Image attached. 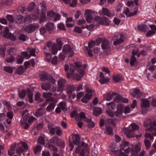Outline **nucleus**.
Listing matches in <instances>:
<instances>
[{"mask_svg": "<svg viewBox=\"0 0 156 156\" xmlns=\"http://www.w3.org/2000/svg\"><path fill=\"white\" fill-rule=\"evenodd\" d=\"M4 37L5 38H9L12 41H14L16 39V37L12 34L8 33L4 35Z\"/></svg>", "mask_w": 156, "mask_h": 156, "instance_id": "obj_27", "label": "nucleus"}, {"mask_svg": "<svg viewBox=\"0 0 156 156\" xmlns=\"http://www.w3.org/2000/svg\"><path fill=\"white\" fill-rule=\"evenodd\" d=\"M15 60V58L13 56H11L5 59V61L8 63H11Z\"/></svg>", "mask_w": 156, "mask_h": 156, "instance_id": "obj_54", "label": "nucleus"}, {"mask_svg": "<svg viewBox=\"0 0 156 156\" xmlns=\"http://www.w3.org/2000/svg\"><path fill=\"white\" fill-rule=\"evenodd\" d=\"M85 12L84 16L87 22L89 23H92L93 20L91 10H86Z\"/></svg>", "mask_w": 156, "mask_h": 156, "instance_id": "obj_7", "label": "nucleus"}, {"mask_svg": "<svg viewBox=\"0 0 156 156\" xmlns=\"http://www.w3.org/2000/svg\"><path fill=\"white\" fill-rule=\"evenodd\" d=\"M45 114L44 110L41 108H38L36 111L34 115L37 117L41 116Z\"/></svg>", "mask_w": 156, "mask_h": 156, "instance_id": "obj_21", "label": "nucleus"}, {"mask_svg": "<svg viewBox=\"0 0 156 156\" xmlns=\"http://www.w3.org/2000/svg\"><path fill=\"white\" fill-rule=\"evenodd\" d=\"M124 39V37L119 34H117L113 37L114 41L113 42L114 44L115 45H118L122 43Z\"/></svg>", "mask_w": 156, "mask_h": 156, "instance_id": "obj_8", "label": "nucleus"}, {"mask_svg": "<svg viewBox=\"0 0 156 156\" xmlns=\"http://www.w3.org/2000/svg\"><path fill=\"white\" fill-rule=\"evenodd\" d=\"M55 131L56 134L58 136H60L61 135L62 130L61 129V127L57 126L55 128Z\"/></svg>", "mask_w": 156, "mask_h": 156, "instance_id": "obj_43", "label": "nucleus"}, {"mask_svg": "<svg viewBox=\"0 0 156 156\" xmlns=\"http://www.w3.org/2000/svg\"><path fill=\"white\" fill-rule=\"evenodd\" d=\"M39 27V26L37 24H31L27 27L23 26L22 28V30H23L26 31L28 33H31Z\"/></svg>", "mask_w": 156, "mask_h": 156, "instance_id": "obj_5", "label": "nucleus"}, {"mask_svg": "<svg viewBox=\"0 0 156 156\" xmlns=\"http://www.w3.org/2000/svg\"><path fill=\"white\" fill-rule=\"evenodd\" d=\"M48 148L51 151L54 152H56L58 151V149L52 145H49L48 146Z\"/></svg>", "mask_w": 156, "mask_h": 156, "instance_id": "obj_57", "label": "nucleus"}, {"mask_svg": "<svg viewBox=\"0 0 156 156\" xmlns=\"http://www.w3.org/2000/svg\"><path fill=\"white\" fill-rule=\"evenodd\" d=\"M59 50L58 47H57V45L56 44L54 43L51 48L52 53L53 55L57 53L58 51Z\"/></svg>", "mask_w": 156, "mask_h": 156, "instance_id": "obj_26", "label": "nucleus"}, {"mask_svg": "<svg viewBox=\"0 0 156 156\" xmlns=\"http://www.w3.org/2000/svg\"><path fill=\"white\" fill-rule=\"evenodd\" d=\"M106 105L108 106V110H112L114 109L115 108V105L113 101L107 103Z\"/></svg>", "mask_w": 156, "mask_h": 156, "instance_id": "obj_33", "label": "nucleus"}, {"mask_svg": "<svg viewBox=\"0 0 156 156\" xmlns=\"http://www.w3.org/2000/svg\"><path fill=\"white\" fill-rule=\"evenodd\" d=\"M46 28L49 30H51L55 28V25L53 23L49 22L46 25Z\"/></svg>", "mask_w": 156, "mask_h": 156, "instance_id": "obj_32", "label": "nucleus"}, {"mask_svg": "<svg viewBox=\"0 0 156 156\" xmlns=\"http://www.w3.org/2000/svg\"><path fill=\"white\" fill-rule=\"evenodd\" d=\"M130 126H131L132 129L131 130H133L134 132L135 130H138L139 129V126L136 124L134 123H131L130 124Z\"/></svg>", "mask_w": 156, "mask_h": 156, "instance_id": "obj_55", "label": "nucleus"}, {"mask_svg": "<svg viewBox=\"0 0 156 156\" xmlns=\"http://www.w3.org/2000/svg\"><path fill=\"white\" fill-rule=\"evenodd\" d=\"M15 67H12L10 66H6L4 67V70L9 73H12L13 72V69Z\"/></svg>", "mask_w": 156, "mask_h": 156, "instance_id": "obj_25", "label": "nucleus"}, {"mask_svg": "<svg viewBox=\"0 0 156 156\" xmlns=\"http://www.w3.org/2000/svg\"><path fill=\"white\" fill-rule=\"evenodd\" d=\"M32 19L31 15L30 16H27L25 19L24 22L26 23H29L31 22Z\"/></svg>", "mask_w": 156, "mask_h": 156, "instance_id": "obj_50", "label": "nucleus"}, {"mask_svg": "<svg viewBox=\"0 0 156 156\" xmlns=\"http://www.w3.org/2000/svg\"><path fill=\"white\" fill-rule=\"evenodd\" d=\"M138 30L140 31H146L147 29L146 25H140L138 26Z\"/></svg>", "mask_w": 156, "mask_h": 156, "instance_id": "obj_38", "label": "nucleus"}, {"mask_svg": "<svg viewBox=\"0 0 156 156\" xmlns=\"http://www.w3.org/2000/svg\"><path fill=\"white\" fill-rule=\"evenodd\" d=\"M15 147V145H12L10 147V149L8 151L9 155L10 156H12L14 153V149Z\"/></svg>", "mask_w": 156, "mask_h": 156, "instance_id": "obj_36", "label": "nucleus"}, {"mask_svg": "<svg viewBox=\"0 0 156 156\" xmlns=\"http://www.w3.org/2000/svg\"><path fill=\"white\" fill-rule=\"evenodd\" d=\"M41 94L39 92H37L35 95V99L38 102L42 101V99L40 98Z\"/></svg>", "mask_w": 156, "mask_h": 156, "instance_id": "obj_51", "label": "nucleus"}, {"mask_svg": "<svg viewBox=\"0 0 156 156\" xmlns=\"http://www.w3.org/2000/svg\"><path fill=\"white\" fill-rule=\"evenodd\" d=\"M139 51V49L138 48H136V49L133 50L132 51V55L131 57L130 61V64L131 66H133V65L134 62H136V58L134 56V55H136V54Z\"/></svg>", "mask_w": 156, "mask_h": 156, "instance_id": "obj_12", "label": "nucleus"}, {"mask_svg": "<svg viewBox=\"0 0 156 156\" xmlns=\"http://www.w3.org/2000/svg\"><path fill=\"white\" fill-rule=\"evenodd\" d=\"M34 12L36 13L37 14L35 15H31V16L32 17V20H37L38 18V15L39 14V11L37 9H35L34 10Z\"/></svg>", "mask_w": 156, "mask_h": 156, "instance_id": "obj_39", "label": "nucleus"}, {"mask_svg": "<svg viewBox=\"0 0 156 156\" xmlns=\"http://www.w3.org/2000/svg\"><path fill=\"white\" fill-rule=\"evenodd\" d=\"M100 79L98 80V81L101 84H104L108 82L110 80L108 78H105L104 75L103 73L102 72L100 73L99 76Z\"/></svg>", "mask_w": 156, "mask_h": 156, "instance_id": "obj_13", "label": "nucleus"}, {"mask_svg": "<svg viewBox=\"0 0 156 156\" xmlns=\"http://www.w3.org/2000/svg\"><path fill=\"white\" fill-rule=\"evenodd\" d=\"M117 110L115 112V115L117 116L121 115L123 113L124 106L121 104L118 105L117 106Z\"/></svg>", "mask_w": 156, "mask_h": 156, "instance_id": "obj_11", "label": "nucleus"}, {"mask_svg": "<svg viewBox=\"0 0 156 156\" xmlns=\"http://www.w3.org/2000/svg\"><path fill=\"white\" fill-rule=\"evenodd\" d=\"M41 87L42 90L48 91L50 89L51 86L49 84L44 83L42 84Z\"/></svg>", "mask_w": 156, "mask_h": 156, "instance_id": "obj_35", "label": "nucleus"}, {"mask_svg": "<svg viewBox=\"0 0 156 156\" xmlns=\"http://www.w3.org/2000/svg\"><path fill=\"white\" fill-rule=\"evenodd\" d=\"M60 108L64 111L67 110V107L65 102H60L58 105Z\"/></svg>", "mask_w": 156, "mask_h": 156, "instance_id": "obj_30", "label": "nucleus"}, {"mask_svg": "<svg viewBox=\"0 0 156 156\" xmlns=\"http://www.w3.org/2000/svg\"><path fill=\"white\" fill-rule=\"evenodd\" d=\"M134 131L133 130L130 129L127 130L126 132L125 133L127 137L130 138L134 136Z\"/></svg>", "mask_w": 156, "mask_h": 156, "instance_id": "obj_28", "label": "nucleus"}, {"mask_svg": "<svg viewBox=\"0 0 156 156\" xmlns=\"http://www.w3.org/2000/svg\"><path fill=\"white\" fill-rule=\"evenodd\" d=\"M124 13L127 16L129 17L133 16L136 15L137 13V12L135 7H134L133 8V9H132L131 10V12H130L129 8H126Z\"/></svg>", "mask_w": 156, "mask_h": 156, "instance_id": "obj_10", "label": "nucleus"}, {"mask_svg": "<svg viewBox=\"0 0 156 156\" xmlns=\"http://www.w3.org/2000/svg\"><path fill=\"white\" fill-rule=\"evenodd\" d=\"M147 121L150 122V126L149 130L151 131H152L153 130L155 131L156 132V134L154 135L156 136V120L153 122H151L150 120H148Z\"/></svg>", "mask_w": 156, "mask_h": 156, "instance_id": "obj_16", "label": "nucleus"}, {"mask_svg": "<svg viewBox=\"0 0 156 156\" xmlns=\"http://www.w3.org/2000/svg\"><path fill=\"white\" fill-rule=\"evenodd\" d=\"M62 52L64 54H69V56L71 57L74 55L73 47L68 44H65L62 48Z\"/></svg>", "mask_w": 156, "mask_h": 156, "instance_id": "obj_4", "label": "nucleus"}, {"mask_svg": "<svg viewBox=\"0 0 156 156\" xmlns=\"http://www.w3.org/2000/svg\"><path fill=\"white\" fill-rule=\"evenodd\" d=\"M102 11L104 15H106L110 17H113L115 15L113 12H111L106 8H103L102 9Z\"/></svg>", "mask_w": 156, "mask_h": 156, "instance_id": "obj_14", "label": "nucleus"}, {"mask_svg": "<svg viewBox=\"0 0 156 156\" xmlns=\"http://www.w3.org/2000/svg\"><path fill=\"white\" fill-rule=\"evenodd\" d=\"M141 143L140 142L136 144L135 145V150L136 153L133 154L132 152V154L131 156H138L137 153L141 149Z\"/></svg>", "mask_w": 156, "mask_h": 156, "instance_id": "obj_22", "label": "nucleus"}, {"mask_svg": "<svg viewBox=\"0 0 156 156\" xmlns=\"http://www.w3.org/2000/svg\"><path fill=\"white\" fill-rule=\"evenodd\" d=\"M66 83V81L65 79L60 78L58 81V85L59 87L60 88L63 87Z\"/></svg>", "mask_w": 156, "mask_h": 156, "instance_id": "obj_31", "label": "nucleus"}, {"mask_svg": "<svg viewBox=\"0 0 156 156\" xmlns=\"http://www.w3.org/2000/svg\"><path fill=\"white\" fill-rule=\"evenodd\" d=\"M56 41L57 43L56 44L57 45V47H58L59 51H60L62 48L63 43L62 42L58 39H56Z\"/></svg>", "mask_w": 156, "mask_h": 156, "instance_id": "obj_44", "label": "nucleus"}, {"mask_svg": "<svg viewBox=\"0 0 156 156\" xmlns=\"http://www.w3.org/2000/svg\"><path fill=\"white\" fill-rule=\"evenodd\" d=\"M48 128L49 129L50 132L51 133L54 134L55 131V128L51 127L50 124L48 125Z\"/></svg>", "mask_w": 156, "mask_h": 156, "instance_id": "obj_62", "label": "nucleus"}, {"mask_svg": "<svg viewBox=\"0 0 156 156\" xmlns=\"http://www.w3.org/2000/svg\"><path fill=\"white\" fill-rule=\"evenodd\" d=\"M140 101V105L142 108H148L150 106L149 101L147 99H141Z\"/></svg>", "mask_w": 156, "mask_h": 156, "instance_id": "obj_15", "label": "nucleus"}, {"mask_svg": "<svg viewBox=\"0 0 156 156\" xmlns=\"http://www.w3.org/2000/svg\"><path fill=\"white\" fill-rule=\"evenodd\" d=\"M115 94V93L110 92L107 94H104L103 96L107 101H110L113 97H114Z\"/></svg>", "mask_w": 156, "mask_h": 156, "instance_id": "obj_17", "label": "nucleus"}, {"mask_svg": "<svg viewBox=\"0 0 156 156\" xmlns=\"http://www.w3.org/2000/svg\"><path fill=\"white\" fill-rule=\"evenodd\" d=\"M73 143L75 145V152L80 156H90V147L87 143L80 141L78 134L72 135Z\"/></svg>", "mask_w": 156, "mask_h": 156, "instance_id": "obj_1", "label": "nucleus"}, {"mask_svg": "<svg viewBox=\"0 0 156 156\" xmlns=\"http://www.w3.org/2000/svg\"><path fill=\"white\" fill-rule=\"evenodd\" d=\"M101 23V24L108 25L109 23V22L107 18L104 17L102 18Z\"/></svg>", "mask_w": 156, "mask_h": 156, "instance_id": "obj_49", "label": "nucleus"}, {"mask_svg": "<svg viewBox=\"0 0 156 156\" xmlns=\"http://www.w3.org/2000/svg\"><path fill=\"white\" fill-rule=\"evenodd\" d=\"M102 112V109L100 108H96L94 109L93 111V114L96 116H98Z\"/></svg>", "mask_w": 156, "mask_h": 156, "instance_id": "obj_29", "label": "nucleus"}, {"mask_svg": "<svg viewBox=\"0 0 156 156\" xmlns=\"http://www.w3.org/2000/svg\"><path fill=\"white\" fill-rule=\"evenodd\" d=\"M75 66H71L70 69V73H67V76L68 78H70L73 76V78L77 80H79L84 76L85 72L83 69H80L82 67V65L79 62L75 63Z\"/></svg>", "mask_w": 156, "mask_h": 156, "instance_id": "obj_2", "label": "nucleus"}, {"mask_svg": "<svg viewBox=\"0 0 156 156\" xmlns=\"http://www.w3.org/2000/svg\"><path fill=\"white\" fill-rule=\"evenodd\" d=\"M96 42L94 41H91L88 44V47L89 48H93L96 45Z\"/></svg>", "mask_w": 156, "mask_h": 156, "instance_id": "obj_59", "label": "nucleus"}, {"mask_svg": "<svg viewBox=\"0 0 156 156\" xmlns=\"http://www.w3.org/2000/svg\"><path fill=\"white\" fill-rule=\"evenodd\" d=\"M23 57H22L21 56H18L16 58V61L17 63L18 64H22L23 61Z\"/></svg>", "mask_w": 156, "mask_h": 156, "instance_id": "obj_45", "label": "nucleus"}, {"mask_svg": "<svg viewBox=\"0 0 156 156\" xmlns=\"http://www.w3.org/2000/svg\"><path fill=\"white\" fill-rule=\"evenodd\" d=\"M74 90V87L73 86L68 85L67 86L66 91L69 97H71L72 91Z\"/></svg>", "mask_w": 156, "mask_h": 156, "instance_id": "obj_19", "label": "nucleus"}, {"mask_svg": "<svg viewBox=\"0 0 156 156\" xmlns=\"http://www.w3.org/2000/svg\"><path fill=\"white\" fill-rule=\"evenodd\" d=\"M55 106V104L54 103H51L46 108V109L48 112L51 111L53 110Z\"/></svg>", "mask_w": 156, "mask_h": 156, "instance_id": "obj_34", "label": "nucleus"}, {"mask_svg": "<svg viewBox=\"0 0 156 156\" xmlns=\"http://www.w3.org/2000/svg\"><path fill=\"white\" fill-rule=\"evenodd\" d=\"M61 18L60 15L58 13H55L54 16V21L60 20Z\"/></svg>", "mask_w": 156, "mask_h": 156, "instance_id": "obj_58", "label": "nucleus"}, {"mask_svg": "<svg viewBox=\"0 0 156 156\" xmlns=\"http://www.w3.org/2000/svg\"><path fill=\"white\" fill-rule=\"evenodd\" d=\"M23 18V17L21 15H19L17 16L15 20L16 23L18 24L22 22Z\"/></svg>", "mask_w": 156, "mask_h": 156, "instance_id": "obj_40", "label": "nucleus"}, {"mask_svg": "<svg viewBox=\"0 0 156 156\" xmlns=\"http://www.w3.org/2000/svg\"><path fill=\"white\" fill-rule=\"evenodd\" d=\"M85 91L86 93L85 96L82 98L81 101L83 102L87 103L91 98L93 91L88 88L86 89Z\"/></svg>", "mask_w": 156, "mask_h": 156, "instance_id": "obj_6", "label": "nucleus"}, {"mask_svg": "<svg viewBox=\"0 0 156 156\" xmlns=\"http://www.w3.org/2000/svg\"><path fill=\"white\" fill-rule=\"evenodd\" d=\"M76 120L77 122V125L79 127L81 128L82 127L83 123L80 121L82 119L87 122L89 126L90 127H93L94 125V122L91 121L90 119H87L85 118V114L83 112L80 113L79 115L75 117Z\"/></svg>", "mask_w": 156, "mask_h": 156, "instance_id": "obj_3", "label": "nucleus"}, {"mask_svg": "<svg viewBox=\"0 0 156 156\" xmlns=\"http://www.w3.org/2000/svg\"><path fill=\"white\" fill-rule=\"evenodd\" d=\"M52 95V94L50 92H44L43 94V96L46 98H49Z\"/></svg>", "mask_w": 156, "mask_h": 156, "instance_id": "obj_64", "label": "nucleus"}, {"mask_svg": "<svg viewBox=\"0 0 156 156\" xmlns=\"http://www.w3.org/2000/svg\"><path fill=\"white\" fill-rule=\"evenodd\" d=\"M42 149V147L40 145H37L33 148L34 152V153H37V152H40Z\"/></svg>", "mask_w": 156, "mask_h": 156, "instance_id": "obj_41", "label": "nucleus"}, {"mask_svg": "<svg viewBox=\"0 0 156 156\" xmlns=\"http://www.w3.org/2000/svg\"><path fill=\"white\" fill-rule=\"evenodd\" d=\"M26 93L27 94L26 90L25 91L24 90H23L19 93V97L20 98H23L25 96Z\"/></svg>", "mask_w": 156, "mask_h": 156, "instance_id": "obj_52", "label": "nucleus"}, {"mask_svg": "<svg viewBox=\"0 0 156 156\" xmlns=\"http://www.w3.org/2000/svg\"><path fill=\"white\" fill-rule=\"evenodd\" d=\"M51 56L49 53H45V60L48 62H51Z\"/></svg>", "mask_w": 156, "mask_h": 156, "instance_id": "obj_47", "label": "nucleus"}, {"mask_svg": "<svg viewBox=\"0 0 156 156\" xmlns=\"http://www.w3.org/2000/svg\"><path fill=\"white\" fill-rule=\"evenodd\" d=\"M26 92H27V97L29 102L30 103H32L33 101L32 99L33 93L29 89H27Z\"/></svg>", "mask_w": 156, "mask_h": 156, "instance_id": "obj_23", "label": "nucleus"}, {"mask_svg": "<svg viewBox=\"0 0 156 156\" xmlns=\"http://www.w3.org/2000/svg\"><path fill=\"white\" fill-rule=\"evenodd\" d=\"M142 94L139 90L137 89H135L133 92L131 94L132 95L136 98H138Z\"/></svg>", "mask_w": 156, "mask_h": 156, "instance_id": "obj_20", "label": "nucleus"}, {"mask_svg": "<svg viewBox=\"0 0 156 156\" xmlns=\"http://www.w3.org/2000/svg\"><path fill=\"white\" fill-rule=\"evenodd\" d=\"M92 154L93 156H96L98 154V151L97 149L95 147H92Z\"/></svg>", "mask_w": 156, "mask_h": 156, "instance_id": "obj_48", "label": "nucleus"}, {"mask_svg": "<svg viewBox=\"0 0 156 156\" xmlns=\"http://www.w3.org/2000/svg\"><path fill=\"white\" fill-rule=\"evenodd\" d=\"M58 141V138L57 137H53L50 140V142L52 143L57 144Z\"/></svg>", "mask_w": 156, "mask_h": 156, "instance_id": "obj_56", "label": "nucleus"}, {"mask_svg": "<svg viewBox=\"0 0 156 156\" xmlns=\"http://www.w3.org/2000/svg\"><path fill=\"white\" fill-rule=\"evenodd\" d=\"M51 63L52 64L56 65L58 63V58L56 56H55L52 58L51 61Z\"/></svg>", "mask_w": 156, "mask_h": 156, "instance_id": "obj_61", "label": "nucleus"}, {"mask_svg": "<svg viewBox=\"0 0 156 156\" xmlns=\"http://www.w3.org/2000/svg\"><path fill=\"white\" fill-rule=\"evenodd\" d=\"M106 131L107 133L109 135H112L113 134L112 128L110 126L107 128Z\"/></svg>", "mask_w": 156, "mask_h": 156, "instance_id": "obj_60", "label": "nucleus"}, {"mask_svg": "<svg viewBox=\"0 0 156 156\" xmlns=\"http://www.w3.org/2000/svg\"><path fill=\"white\" fill-rule=\"evenodd\" d=\"M58 28L61 30H65L66 29L65 28L64 24L62 23H58L57 26Z\"/></svg>", "mask_w": 156, "mask_h": 156, "instance_id": "obj_63", "label": "nucleus"}, {"mask_svg": "<svg viewBox=\"0 0 156 156\" xmlns=\"http://www.w3.org/2000/svg\"><path fill=\"white\" fill-rule=\"evenodd\" d=\"M8 53L11 55L16 54L17 50L14 48H10L8 50Z\"/></svg>", "mask_w": 156, "mask_h": 156, "instance_id": "obj_37", "label": "nucleus"}, {"mask_svg": "<svg viewBox=\"0 0 156 156\" xmlns=\"http://www.w3.org/2000/svg\"><path fill=\"white\" fill-rule=\"evenodd\" d=\"M102 48L105 50H109L110 49L111 47L109 42L107 41H104L101 45Z\"/></svg>", "mask_w": 156, "mask_h": 156, "instance_id": "obj_18", "label": "nucleus"}, {"mask_svg": "<svg viewBox=\"0 0 156 156\" xmlns=\"http://www.w3.org/2000/svg\"><path fill=\"white\" fill-rule=\"evenodd\" d=\"M101 19L102 18H101L100 17L97 16L94 18V21L97 24H101Z\"/></svg>", "mask_w": 156, "mask_h": 156, "instance_id": "obj_42", "label": "nucleus"}, {"mask_svg": "<svg viewBox=\"0 0 156 156\" xmlns=\"http://www.w3.org/2000/svg\"><path fill=\"white\" fill-rule=\"evenodd\" d=\"M114 101L118 103L123 102L126 103L128 101V100L127 98H124L119 95L118 93H115Z\"/></svg>", "mask_w": 156, "mask_h": 156, "instance_id": "obj_9", "label": "nucleus"}, {"mask_svg": "<svg viewBox=\"0 0 156 156\" xmlns=\"http://www.w3.org/2000/svg\"><path fill=\"white\" fill-rule=\"evenodd\" d=\"M25 70L23 66H20L17 68L16 73L18 75H20L23 73Z\"/></svg>", "mask_w": 156, "mask_h": 156, "instance_id": "obj_24", "label": "nucleus"}, {"mask_svg": "<svg viewBox=\"0 0 156 156\" xmlns=\"http://www.w3.org/2000/svg\"><path fill=\"white\" fill-rule=\"evenodd\" d=\"M21 56L23 57V58H29L30 57V56L29 55L27 51H23L21 53Z\"/></svg>", "mask_w": 156, "mask_h": 156, "instance_id": "obj_46", "label": "nucleus"}, {"mask_svg": "<svg viewBox=\"0 0 156 156\" xmlns=\"http://www.w3.org/2000/svg\"><path fill=\"white\" fill-rule=\"evenodd\" d=\"M35 6V4L34 2L31 3L27 7L28 11L30 12L32 11Z\"/></svg>", "mask_w": 156, "mask_h": 156, "instance_id": "obj_53", "label": "nucleus"}]
</instances>
